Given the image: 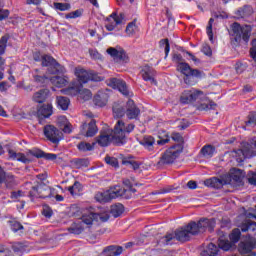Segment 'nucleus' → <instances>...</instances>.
Segmentation results:
<instances>
[{
    "mask_svg": "<svg viewBox=\"0 0 256 256\" xmlns=\"http://www.w3.org/2000/svg\"><path fill=\"white\" fill-rule=\"evenodd\" d=\"M68 231L73 235H81V233H83V226L81 224L74 223L68 228Z\"/></svg>",
    "mask_w": 256,
    "mask_h": 256,
    "instance_id": "a19ab883",
    "label": "nucleus"
},
{
    "mask_svg": "<svg viewBox=\"0 0 256 256\" xmlns=\"http://www.w3.org/2000/svg\"><path fill=\"white\" fill-rule=\"evenodd\" d=\"M121 16L117 15V13H112L108 18H107V23L105 25L107 31H114L115 27L117 25H121L122 23Z\"/></svg>",
    "mask_w": 256,
    "mask_h": 256,
    "instance_id": "393cba45",
    "label": "nucleus"
},
{
    "mask_svg": "<svg viewBox=\"0 0 256 256\" xmlns=\"http://www.w3.org/2000/svg\"><path fill=\"white\" fill-rule=\"evenodd\" d=\"M61 92L64 95H71L72 97H75V95H79L80 99H83L84 101H89V99L93 97L91 90L81 88V86L75 84H72L68 88L62 89Z\"/></svg>",
    "mask_w": 256,
    "mask_h": 256,
    "instance_id": "6e6552de",
    "label": "nucleus"
},
{
    "mask_svg": "<svg viewBox=\"0 0 256 256\" xmlns=\"http://www.w3.org/2000/svg\"><path fill=\"white\" fill-rule=\"evenodd\" d=\"M108 85L109 87H112V89H118V91L122 93V95H124L125 97H131V95H133L127 88V84L125 83V81L121 79L110 78L108 80Z\"/></svg>",
    "mask_w": 256,
    "mask_h": 256,
    "instance_id": "2eb2a0df",
    "label": "nucleus"
},
{
    "mask_svg": "<svg viewBox=\"0 0 256 256\" xmlns=\"http://www.w3.org/2000/svg\"><path fill=\"white\" fill-rule=\"evenodd\" d=\"M190 227H192V233L199 235V233H205V231L213 232L215 229V219H200L199 222H190Z\"/></svg>",
    "mask_w": 256,
    "mask_h": 256,
    "instance_id": "0eeeda50",
    "label": "nucleus"
},
{
    "mask_svg": "<svg viewBox=\"0 0 256 256\" xmlns=\"http://www.w3.org/2000/svg\"><path fill=\"white\" fill-rule=\"evenodd\" d=\"M0 256H11V250L5 246H0Z\"/></svg>",
    "mask_w": 256,
    "mask_h": 256,
    "instance_id": "0e129e2a",
    "label": "nucleus"
},
{
    "mask_svg": "<svg viewBox=\"0 0 256 256\" xmlns=\"http://www.w3.org/2000/svg\"><path fill=\"white\" fill-rule=\"evenodd\" d=\"M41 191H43L42 187H32V190L29 192V197H43V195H41Z\"/></svg>",
    "mask_w": 256,
    "mask_h": 256,
    "instance_id": "8fccbe9b",
    "label": "nucleus"
},
{
    "mask_svg": "<svg viewBox=\"0 0 256 256\" xmlns=\"http://www.w3.org/2000/svg\"><path fill=\"white\" fill-rule=\"evenodd\" d=\"M227 185H243V171L241 169L233 168L230 173L224 175Z\"/></svg>",
    "mask_w": 256,
    "mask_h": 256,
    "instance_id": "4468645a",
    "label": "nucleus"
},
{
    "mask_svg": "<svg viewBox=\"0 0 256 256\" xmlns=\"http://www.w3.org/2000/svg\"><path fill=\"white\" fill-rule=\"evenodd\" d=\"M36 74H34V81L35 83H38V85H43L45 81H47V78L45 76L39 75V69L34 70Z\"/></svg>",
    "mask_w": 256,
    "mask_h": 256,
    "instance_id": "3c124183",
    "label": "nucleus"
},
{
    "mask_svg": "<svg viewBox=\"0 0 256 256\" xmlns=\"http://www.w3.org/2000/svg\"><path fill=\"white\" fill-rule=\"evenodd\" d=\"M76 169H82V167H89V160L87 159H76L74 161Z\"/></svg>",
    "mask_w": 256,
    "mask_h": 256,
    "instance_id": "09e8293b",
    "label": "nucleus"
},
{
    "mask_svg": "<svg viewBox=\"0 0 256 256\" xmlns=\"http://www.w3.org/2000/svg\"><path fill=\"white\" fill-rule=\"evenodd\" d=\"M202 53H204V55H207L208 57H211V55L213 54L211 46H209V44H203Z\"/></svg>",
    "mask_w": 256,
    "mask_h": 256,
    "instance_id": "e2e57ef3",
    "label": "nucleus"
},
{
    "mask_svg": "<svg viewBox=\"0 0 256 256\" xmlns=\"http://www.w3.org/2000/svg\"><path fill=\"white\" fill-rule=\"evenodd\" d=\"M48 96H49V90L42 89L33 95V101H35V103H45Z\"/></svg>",
    "mask_w": 256,
    "mask_h": 256,
    "instance_id": "c756f323",
    "label": "nucleus"
},
{
    "mask_svg": "<svg viewBox=\"0 0 256 256\" xmlns=\"http://www.w3.org/2000/svg\"><path fill=\"white\" fill-rule=\"evenodd\" d=\"M43 159H46L47 161H55V159H57V154L44 152Z\"/></svg>",
    "mask_w": 256,
    "mask_h": 256,
    "instance_id": "69168bd1",
    "label": "nucleus"
},
{
    "mask_svg": "<svg viewBox=\"0 0 256 256\" xmlns=\"http://www.w3.org/2000/svg\"><path fill=\"white\" fill-rule=\"evenodd\" d=\"M113 113H114V117L119 119V118L125 116V113H127V110H125V108H123V106L114 105L113 106Z\"/></svg>",
    "mask_w": 256,
    "mask_h": 256,
    "instance_id": "ea45409f",
    "label": "nucleus"
},
{
    "mask_svg": "<svg viewBox=\"0 0 256 256\" xmlns=\"http://www.w3.org/2000/svg\"><path fill=\"white\" fill-rule=\"evenodd\" d=\"M171 141V137H169V134H165L164 136H159V140H157V145L163 146L167 145Z\"/></svg>",
    "mask_w": 256,
    "mask_h": 256,
    "instance_id": "864d4df0",
    "label": "nucleus"
},
{
    "mask_svg": "<svg viewBox=\"0 0 256 256\" xmlns=\"http://www.w3.org/2000/svg\"><path fill=\"white\" fill-rule=\"evenodd\" d=\"M42 61V67H53V70L48 69L49 73L55 74V73H67V69L64 68L63 65L59 64L55 58H53L51 55H43L41 56Z\"/></svg>",
    "mask_w": 256,
    "mask_h": 256,
    "instance_id": "9b49d317",
    "label": "nucleus"
},
{
    "mask_svg": "<svg viewBox=\"0 0 256 256\" xmlns=\"http://www.w3.org/2000/svg\"><path fill=\"white\" fill-rule=\"evenodd\" d=\"M94 145H95V143L91 144V143H87V142H80L77 147H78L79 151L86 152V151H93Z\"/></svg>",
    "mask_w": 256,
    "mask_h": 256,
    "instance_id": "79ce46f5",
    "label": "nucleus"
},
{
    "mask_svg": "<svg viewBox=\"0 0 256 256\" xmlns=\"http://www.w3.org/2000/svg\"><path fill=\"white\" fill-rule=\"evenodd\" d=\"M246 125H252L253 127L256 126V113L255 112H251L248 115V121H246Z\"/></svg>",
    "mask_w": 256,
    "mask_h": 256,
    "instance_id": "13d9d810",
    "label": "nucleus"
},
{
    "mask_svg": "<svg viewBox=\"0 0 256 256\" xmlns=\"http://www.w3.org/2000/svg\"><path fill=\"white\" fill-rule=\"evenodd\" d=\"M75 76L80 84L88 83L89 81H101V77L95 78L91 73L81 67L75 69Z\"/></svg>",
    "mask_w": 256,
    "mask_h": 256,
    "instance_id": "a211bd4d",
    "label": "nucleus"
},
{
    "mask_svg": "<svg viewBox=\"0 0 256 256\" xmlns=\"http://www.w3.org/2000/svg\"><path fill=\"white\" fill-rule=\"evenodd\" d=\"M140 75L144 81H148L152 85H157V80H155V77H157V71H155L153 67L149 65L143 66L141 68Z\"/></svg>",
    "mask_w": 256,
    "mask_h": 256,
    "instance_id": "f3484780",
    "label": "nucleus"
},
{
    "mask_svg": "<svg viewBox=\"0 0 256 256\" xmlns=\"http://www.w3.org/2000/svg\"><path fill=\"white\" fill-rule=\"evenodd\" d=\"M10 227L14 233H17V231H21V229H23V225L17 221H11Z\"/></svg>",
    "mask_w": 256,
    "mask_h": 256,
    "instance_id": "6e6d98bb",
    "label": "nucleus"
},
{
    "mask_svg": "<svg viewBox=\"0 0 256 256\" xmlns=\"http://www.w3.org/2000/svg\"><path fill=\"white\" fill-rule=\"evenodd\" d=\"M239 239H241V230H239V228H236L230 234V240L232 241V243H237Z\"/></svg>",
    "mask_w": 256,
    "mask_h": 256,
    "instance_id": "de8ad7c7",
    "label": "nucleus"
},
{
    "mask_svg": "<svg viewBox=\"0 0 256 256\" xmlns=\"http://www.w3.org/2000/svg\"><path fill=\"white\" fill-rule=\"evenodd\" d=\"M215 19L210 18L209 22H208V26L206 28L207 31V35L209 37V41H213V23H214Z\"/></svg>",
    "mask_w": 256,
    "mask_h": 256,
    "instance_id": "603ef678",
    "label": "nucleus"
},
{
    "mask_svg": "<svg viewBox=\"0 0 256 256\" xmlns=\"http://www.w3.org/2000/svg\"><path fill=\"white\" fill-rule=\"evenodd\" d=\"M191 235L197 234L193 233V227H191L190 222L187 226L176 229L174 233H167L165 236L160 238L158 240V245H160L161 247L165 245H173L175 243V239L176 241H180V243H185L187 241H190Z\"/></svg>",
    "mask_w": 256,
    "mask_h": 256,
    "instance_id": "f03ea898",
    "label": "nucleus"
},
{
    "mask_svg": "<svg viewBox=\"0 0 256 256\" xmlns=\"http://www.w3.org/2000/svg\"><path fill=\"white\" fill-rule=\"evenodd\" d=\"M53 115V105L51 104H44L40 108H38L36 112V117L40 123V125H43V121L45 119H49Z\"/></svg>",
    "mask_w": 256,
    "mask_h": 256,
    "instance_id": "6ab92c4d",
    "label": "nucleus"
},
{
    "mask_svg": "<svg viewBox=\"0 0 256 256\" xmlns=\"http://www.w3.org/2000/svg\"><path fill=\"white\" fill-rule=\"evenodd\" d=\"M81 220L82 223H85V225H92L93 221H100L101 223H105L106 221H109V212L94 213L87 211L83 213Z\"/></svg>",
    "mask_w": 256,
    "mask_h": 256,
    "instance_id": "f8f14e48",
    "label": "nucleus"
},
{
    "mask_svg": "<svg viewBox=\"0 0 256 256\" xmlns=\"http://www.w3.org/2000/svg\"><path fill=\"white\" fill-rule=\"evenodd\" d=\"M124 165H127L128 167H131V169H134V171H137L139 169V162L136 161H123Z\"/></svg>",
    "mask_w": 256,
    "mask_h": 256,
    "instance_id": "680f3d73",
    "label": "nucleus"
},
{
    "mask_svg": "<svg viewBox=\"0 0 256 256\" xmlns=\"http://www.w3.org/2000/svg\"><path fill=\"white\" fill-rule=\"evenodd\" d=\"M171 139L179 144H176L165 151L160 160L163 165H169L170 163H174L175 159H177V157H179L181 153H183V136H181L177 132H174L171 135Z\"/></svg>",
    "mask_w": 256,
    "mask_h": 256,
    "instance_id": "7ed1b4c3",
    "label": "nucleus"
},
{
    "mask_svg": "<svg viewBox=\"0 0 256 256\" xmlns=\"http://www.w3.org/2000/svg\"><path fill=\"white\" fill-rule=\"evenodd\" d=\"M123 211H125L123 204H116L111 206L110 213L112 217H119L122 215Z\"/></svg>",
    "mask_w": 256,
    "mask_h": 256,
    "instance_id": "4c0bfd02",
    "label": "nucleus"
},
{
    "mask_svg": "<svg viewBox=\"0 0 256 256\" xmlns=\"http://www.w3.org/2000/svg\"><path fill=\"white\" fill-rule=\"evenodd\" d=\"M123 253V247L121 246H108L104 249L105 256H119Z\"/></svg>",
    "mask_w": 256,
    "mask_h": 256,
    "instance_id": "7c9ffc66",
    "label": "nucleus"
},
{
    "mask_svg": "<svg viewBox=\"0 0 256 256\" xmlns=\"http://www.w3.org/2000/svg\"><path fill=\"white\" fill-rule=\"evenodd\" d=\"M232 31L235 41H241V39H243L247 43L251 38V31H253V28L250 25L241 26L239 23L234 22L232 25Z\"/></svg>",
    "mask_w": 256,
    "mask_h": 256,
    "instance_id": "1a4fd4ad",
    "label": "nucleus"
},
{
    "mask_svg": "<svg viewBox=\"0 0 256 256\" xmlns=\"http://www.w3.org/2000/svg\"><path fill=\"white\" fill-rule=\"evenodd\" d=\"M215 107H217V104H215L213 101H209L208 103H203L200 105V109H203L204 111L215 109Z\"/></svg>",
    "mask_w": 256,
    "mask_h": 256,
    "instance_id": "4d7b16f0",
    "label": "nucleus"
},
{
    "mask_svg": "<svg viewBox=\"0 0 256 256\" xmlns=\"http://www.w3.org/2000/svg\"><path fill=\"white\" fill-rule=\"evenodd\" d=\"M233 157L236 158L238 163H243L245 159H251L256 155V137L252 138L249 142L242 143V149L235 150Z\"/></svg>",
    "mask_w": 256,
    "mask_h": 256,
    "instance_id": "20e7f679",
    "label": "nucleus"
},
{
    "mask_svg": "<svg viewBox=\"0 0 256 256\" xmlns=\"http://www.w3.org/2000/svg\"><path fill=\"white\" fill-rule=\"evenodd\" d=\"M140 145L144 146V149L147 151H155V138L153 136H144L143 139L140 141Z\"/></svg>",
    "mask_w": 256,
    "mask_h": 256,
    "instance_id": "c85d7f7f",
    "label": "nucleus"
},
{
    "mask_svg": "<svg viewBox=\"0 0 256 256\" xmlns=\"http://www.w3.org/2000/svg\"><path fill=\"white\" fill-rule=\"evenodd\" d=\"M135 129L133 124H125L123 120H118L114 126V130L101 131L99 137L96 138V143L100 147H107L111 141L117 145H123L125 143V137L127 133H131Z\"/></svg>",
    "mask_w": 256,
    "mask_h": 256,
    "instance_id": "f257e3e1",
    "label": "nucleus"
},
{
    "mask_svg": "<svg viewBox=\"0 0 256 256\" xmlns=\"http://www.w3.org/2000/svg\"><path fill=\"white\" fill-rule=\"evenodd\" d=\"M160 47L164 48L165 54L169 55L170 46H169V39H162L160 41Z\"/></svg>",
    "mask_w": 256,
    "mask_h": 256,
    "instance_id": "bf43d9fd",
    "label": "nucleus"
},
{
    "mask_svg": "<svg viewBox=\"0 0 256 256\" xmlns=\"http://www.w3.org/2000/svg\"><path fill=\"white\" fill-rule=\"evenodd\" d=\"M205 92L192 88L190 90H185L181 97H180V101L181 103H183L184 105H187L189 103H193L195 101H201L202 99H205Z\"/></svg>",
    "mask_w": 256,
    "mask_h": 256,
    "instance_id": "9d476101",
    "label": "nucleus"
},
{
    "mask_svg": "<svg viewBox=\"0 0 256 256\" xmlns=\"http://www.w3.org/2000/svg\"><path fill=\"white\" fill-rule=\"evenodd\" d=\"M137 31H139V27L137 26V22L135 20L128 23L125 29V33L128 35V37H133Z\"/></svg>",
    "mask_w": 256,
    "mask_h": 256,
    "instance_id": "f704fd0d",
    "label": "nucleus"
},
{
    "mask_svg": "<svg viewBox=\"0 0 256 256\" xmlns=\"http://www.w3.org/2000/svg\"><path fill=\"white\" fill-rule=\"evenodd\" d=\"M9 159H12L13 161H20L21 163H31L33 161V158L27 157V155L19 152L16 153L15 150L9 149L8 150Z\"/></svg>",
    "mask_w": 256,
    "mask_h": 256,
    "instance_id": "a878e982",
    "label": "nucleus"
},
{
    "mask_svg": "<svg viewBox=\"0 0 256 256\" xmlns=\"http://www.w3.org/2000/svg\"><path fill=\"white\" fill-rule=\"evenodd\" d=\"M81 129L82 135H85L86 137H94V135H97V131H99L97 128V122L93 119L89 122H85Z\"/></svg>",
    "mask_w": 256,
    "mask_h": 256,
    "instance_id": "aec40b11",
    "label": "nucleus"
},
{
    "mask_svg": "<svg viewBox=\"0 0 256 256\" xmlns=\"http://www.w3.org/2000/svg\"><path fill=\"white\" fill-rule=\"evenodd\" d=\"M68 191L71 195H77L81 191V183L75 182L72 186L68 187Z\"/></svg>",
    "mask_w": 256,
    "mask_h": 256,
    "instance_id": "a18cd8bd",
    "label": "nucleus"
},
{
    "mask_svg": "<svg viewBox=\"0 0 256 256\" xmlns=\"http://www.w3.org/2000/svg\"><path fill=\"white\" fill-rule=\"evenodd\" d=\"M141 113V110L135 105V102L131 99L126 104V117L129 119H137Z\"/></svg>",
    "mask_w": 256,
    "mask_h": 256,
    "instance_id": "4be33fe9",
    "label": "nucleus"
},
{
    "mask_svg": "<svg viewBox=\"0 0 256 256\" xmlns=\"http://www.w3.org/2000/svg\"><path fill=\"white\" fill-rule=\"evenodd\" d=\"M247 219H255L256 220V215L253 213H248L246 214ZM241 231L243 233L250 231L252 233H256V222H253L251 220H246L245 223L241 225Z\"/></svg>",
    "mask_w": 256,
    "mask_h": 256,
    "instance_id": "b1692460",
    "label": "nucleus"
},
{
    "mask_svg": "<svg viewBox=\"0 0 256 256\" xmlns=\"http://www.w3.org/2000/svg\"><path fill=\"white\" fill-rule=\"evenodd\" d=\"M95 199L96 201H98V203H109V201H111V196L109 194V191L97 192L95 195Z\"/></svg>",
    "mask_w": 256,
    "mask_h": 256,
    "instance_id": "72a5a7b5",
    "label": "nucleus"
},
{
    "mask_svg": "<svg viewBox=\"0 0 256 256\" xmlns=\"http://www.w3.org/2000/svg\"><path fill=\"white\" fill-rule=\"evenodd\" d=\"M105 162H106L108 165H111L112 167H115V168L119 167V161H118L117 158H115V157H109V156H107V157L105 158Z\"/></svg>",
    "mask_w": 256,
    "mask_h": 256,
    "instance_id": "5fc2aeb1",
    "label": "nucleus"
},
{
    "mask_svg": "<svg viewBox=\"0 0 256 256\" xmlns=\"http://www.w3.org/2000/svg\"><path fill=\"white\" fill-rule=\"evenodd\" d=\"M54 9H56L57 11H69V9H71V4L54 2Z\"/></svg>",
    "mask_w": 256,
    "mask_h": 256,
    "instance_id": "37998d69",
    "label": "nucleus"
},
{
    "mask_svg": "<svg viewBox=\"0 0 256 256\" xmlns=\"http://www.w3.org/2000/svg\"><path fill=\"white\" fill-rule=\"evenodd\" d=\"M250 56L256 63V38L252 40V47L250 48Z\"/></svg>",
    "mask_w": 256,
    "mask_h": 256,
    "instance_id": "052dcab7",
    "label": "nucleus"
},
{
    "mask_svg": "<svg viewBox=\"0 0 256 256\" xmlns=\"http://www.w3.org/2000/svg\"><path fill=\"white\" fill-rule=\"evenodd\" d=\"M9 17V10L0 8V21H3Z\"/></svg>",
    "mask_w": 256,
    "mask_h": 256,
    "instance_id": "338daca9",
    "label": "nucleus"
},
{
    "mask_svg": "<svg viewBox=\"0 0 256 256\" xmlns=\"http://www.w3.org/2000/svg\"><path fill=\"white\" fill-rule=\"evenodd\" d=\"M236 15L238 17H241V19H245V17H250V15H253V7H251L250 5H245L236 11Z\"/></svg>",
    "mask_w": 256,
    "mask_h": 256,
    "instance_id": "2f4dec72",
    "label": "nucleus"
},
{
    "mask_svg": "<svg viewBox=\"0 0 256 256\" xmlns=\"http://www.w3.org/2000/svg\"><path fill=\"white\" fill-rule=\"evenodd\" d=\"M131 191H133V188L125 189L121 186H114L108 190V193L112 201V199H117L118 197L129 199L131 197Z\"/></svg>",
    "mask_w": 256,
    "mask_h": 256,
    "instance_id": "dca6fc26",
    "label": "nucleus"
},
{
    "mask_svg": "<svg viewBox=\"0 0 256 256\" xmlns=\"http://www.w3.org/2000/svg\"><path fill=\"white\" fill-rule=\"evenodd\" d=\"M50 83L54 85V87H58V89H62V87H71V85H75V83H71L69 85V76L62 75V76H54L50 78Z\"/></svg>",
    "mask_w": 256,
    "mask_h": 256,
    "instance_id": "412c9836",
    "label": "nucleus"
},
{
    "mask_svg": "<svg viewBox=\"0 0 256 256\" xmlns=\"http://www.w3.org/2000/svg\"><path fill=\"white\" fill-rule=\"evenodd\" d=\"M12 249L14 251V254L11 253V251H10L11 256H21V255H23V251L21 250V248H19L17 246H13Z\"/></svg>",
    "mask_w": 256,
    "mask_h": 256,
    "instance_id": "774afa93",
    "label": "nucleus"
},
{
    "mask_svg": "<svg viewBox=\"0 0 256 256\" xmlns=\"http://www.w3.org/2000/svg\"><path fill=\"white\" fill-rule=\"evenodd\" d=\"M201 154L206 159H211V157H213V155L215 154V147H213L212 145H206L202 147Z\"/></svg>",
    "mask_w": 256,
    "mask_h": 256,
    "instance_id": "c9c22d12",
    "label": "nucleus"
},
{
    "mask_svg": "<svg viewBox=\"0 0 256 256\" xmlns=\"http://www.w3.org/2000/svg\"><path fill=\"white\" fill-rule=\"evenodd\" d=\"M45 155V152L42 150H30L27 154L26 157H29L31 159V157H37V159H41L43 158Z\"/></svg>",
    "mask_w": 256,
    "mask_h": 256,
    "instance_id": "c03bdc74",
    "label": "nucleus"
},
{
    "mask_svg": "<svg viewBox=\"0 0 256 256\" xmlns=\"http://www.w3.org/2000/svg\"><path fill=\"white\" fill-rule=\"evenodd\" d=\"M177 71H180L182 75H185L184 83L186 85H195V81H193L192 77H196L197 79H199L203 76L202 71H200L199 69L191 68L189 63L186 62H179L177 64Z\"/></svg>",
    "mask_w": 256,
    "mask_h": 256,
    "instance_id": "39448f33",
    "label": "nucleus"
},
{
    "mask_svg": "<svg viewBox=\"0 0 256 256\" xmlns=\"http://www.w3.org/2000/svg\"><path fill=\"white\" fill-rule=\"evenodd\" d=\"M107 53L113 57L114 61H123V63H127L129 61L125 52L119 51L115 48H108Z\"/></svg>",
    "mask_w": 256,
    "mask_h": 256,
    "instance_id": "cd10ccee",
    "label": "nucleus"
},
{
    "mask_svg": "<svg viewBox=\"0 0 256 256\" xmlns=\"http://www.w3.org/2000/svg\"><path fill=\"white\" fill-rule=\"evenodd\" d=\"M56 101H57L58 107H60L62 111H67L69 109V104L71 103L69 98L65 96H57Z\"/></svg>",
    "mask_w": 256,
    "mask_h": 256,
    "instance_id": "473e14b6",
    "label": "nucleus"
},
{
    "mask_svg": "<svg viewBox=\"0 0 256 256\" xmlns=\"http://www.w3.org/2000/svg\"><path fill=\"white\" fill-rule=\"evenodd\" d=\"M0 183H5L6 187H13L15 178L11 174H6L5 170H3V176L2 180H0Z\"/></svg>",
    "mask_w": 256,
    "mask_h": 256,
    "instance_id": "e433bc0d",
    "label": "nucleus"
},
{
    "mask_svg": "<svg viewBox=\"0 0 256 256\" xmlns=\"http://www.w3.org/2000/svg\"><path fill=\"white\" fill-rule=\"evenodd\" d=\"M83 15V10L78 9L65 15V19H77Z\"/></svg>",
    "mask_w": 256,
    "mask_h": 256,
    "instance_id": "49530a36",
    "label": "nucleus"
},
{
    "mask_svg": "<svg viewBox=\"0 0 256 256\" xmlns=\"http://www.w3.org/2000/svg\"><path fill=\"white\" fill-rule=\"evenodd\" d=\"M219 249H222L223 251H229L231 249V243L228 240L219 239L218 240V246L209 243L201 252V256H217L219 255Z\"/></svg>",
    "mask_w": 256,
    "mask_h": 256,
    "instance_id": "423d86ee",
    "label": "nucleus"
},
{
    "mask_svg": "<svg viewBox=\"0 0 256 256\" xmlns=\"http://www.w3.org/2000/svg\"><path fill=\"white\" fill-rule=\"evenodd\" d=\"M94 105L97 107H105L107 103L109 102V94L105 91H99L95 96H94Z\"/></svg>",
    "mask_w": 256,
    "mask_h": 256,
    "instance_id": "bb28decb",
    "label": "nucleus"
},
{
    "mask_svg": "<svg viewBox=\"0 0 256 256\" xmlns=\"http://www.w3.org/2000/svg\"><path fill=\"white\" fill-rule=\"evenodd\" d=\"M44 135L48 141L57 145L61 139H63V132L53 125H46L44 127Z\"/></svg>",
    "mask_w": 256,
    "mask_h": 256,
    "instance_id": "ddd939ff",
    "label": "nucleus"
},
{
    "mask_svg": "<svg viewBox=\"0 0 256 256\" xmlns=\"http://www.w3.org/2000/svg\"><path fill=\"white\" fill-rule=\"evenodd\" d=\"M10 39L9 34H5L0 38V55H5V51L7 49V43Z\"/></svg>",
    "mask_w": 256,
    "mask_h": 256,
    "instance_id": "58836bf2",
    "label": "nucleus"
},
{
    "mask_svg": "<svg viewBox=\"0 0 256 256\" xmlns=\"http://www.w3.org/2000/svg\"><path fill=\"white\" fill-rule=\"evenodd\" d=\"M204 185L206 187H211L212 189H221L223 185H227V181L225 179V176H223L222 178L213 177L205 180Z\"/></svg>",
    "mask_w": 256,
    "mask_h": 256,
    "instance_id": "5701e85b",
    "label": "nucleus"
}]
</instances>
